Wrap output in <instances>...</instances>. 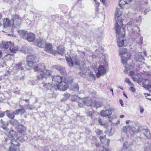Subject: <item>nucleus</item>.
<instances>
[{"mask_svg": "<svg viewBox=\"0 0 151 151\" xmlns=\"http://www.w3.org/2000/svg\"><path fill=\"white\" fill-rule=\"evenodd\" d=\"M24 63L23 62H19L15 65L16 67L18 70H21L24 69Z\"/></svg>", "mask_w": 151, "mask_h": 151, "instance_id": "26", "label": "nucleus"}, {"mask_svg": "<svg viewBox=\"0 0 151 151\" xmlns=\"http://www.w3.org/2000/svg\"><path fill=\"white\" fill-rule=\"evenodd\" d=\"M6 116L11 119H13L14 117V111L6 110L5 111Z\"/></svg>", "mask_w": 151, "mask_h": 151, "instance_id": "16", "label": "nucleus"}, {"mask_svg": "<svg viewBox=\"0 0 151 151\" xmlns=\"http://www.w3.org/2000/svg\"><path fill=\"white\" fill-rule=\"evenodd\" d=\"M123 26L122 22L120 20H117L115 24V30L116 31L117 42L119 47L124 45L123 38L125 36V32L124 28H121Z\"/></svg>", "mask_w": 151, "mask_h": 151, "instance_id": "1", "label": "nucleus"}, {"mask_svg": "<svg viewBox=\"0 0 151 151\" xmlns=\"http://www.w3.org/2000/svg\"><path fill=\"white\" fill-rule=\"evenodd\" d=\"M2 127L3 128V129L6 130L7 132H9V129L7 127H6L5 126V124L2 125Z\"/></svg>", "mask_w": 151, "mask_h": 151, "instance_id": "49", "label": "nucleus"}, {"mask_svg": "<svg viewBox=\"0 0 151 151\" xmlns=\"http://www.w3.org/2000/svg\"><path fill=\"white\" fill-rule=\"evenodd\" d=\"M5 112H3L2 111H0V117L2 118L5 115Z\"/></svg>", "mask_w": 151, "mask_h": 151, "instance_id": "52", "label": "nucleus"}, {"mask_svg": "<svg viewBox=\"0 0 151 151\" xmlns=\"http://www.w3.org/2000/svg\"><path fill=\"white\" fill-rule=\"evenodd\" d=\"M82 100H79L78 101V106L80 107H83V105H84V104H83V102L81 101Z\"/></svg>", "mask_w": 151, "mask_h": 151, "instance_id": "47", "label": "nucleus"}, {"mask_svg": "<svg viewBox=\"0 0 151 151\" xmlns=\"http://www.w3.org/2000/svg\"><path fill=\"white\" fill-rule=\"evenodd\" d=\"M12 21H13V24L16 25L18 26H19L23 20L20 17L19 15L17 14L12 15Z\"/></svg>", "mask_w": 151, "mask_h": 151, "instance_id": "6", "label": "nucleus"}, {"mask_svg": "<svg viewBox=\"0 0 151 151\" xmlns=\"http://www.w3.org/2000/svg\"><path fill=\"white\" fill-rule=\"evenodd\" d=\"M9 134L12 139L15 138L17 139H18V137L17 136V133L15 131L13 130H10L9 132Z\"/></svg>", "mask_w": 151, "mask_h": 151, "instance_id": "24", "label": "nucleus"}, {"mask_svg": "<svg viewBox=\"0 0 151 151\" xmlns=\"http://www.w3.org/2000/svg\"><path fill=\"white\" fill-rule=\"evenodd\" d=\"M0 123L2 125L4 124V122L3 121V120L1 119L0 120Z\"/></svg>", "mask_w": 151, "mask_h": 151, "instance_id": "64", "label": "nucleus"}, {"mask_svg": "<svg viewBox=\"0 0 151 151\" xmlns=\"http://www.w3.org/2000/svg\"><path fill=\"white\" fill-rule=\"evenodd\" d=\"M141 52H138L135 55V58L137 61L140 62L142 61L144 59V58L142 55Z\"/></svg>", "mask_w": 151, "mask_h": 151, "instance_id": "20", "label": "nucleus"}, {"mask_svg": "<svg viewBox=\"0 0 151 151\" xmlns=\"http://www.w3.org/2000/svg\"><path fill=\"white\" fill-rule=\"evenodd\" d=\"M61 66L58 65H55L53 66V68L55 69L58 71H59L60 68H61Z\"/></svg>", "mask_w": 151, "mask_h": 151, "instance_id": "45", "label": "nucleus"}, {"mask_svg": "<svg viewBox=\"0 0 151 151\" xmlns=\"http://www.w3.org/2000/svg\"><path fill=\"white\" fill-rule=\"evenodd\" d=\"M119 102L122 106H123L124 105L123 101L122 100L120 99L119 100Z\"/></svg>", "mask_w": 151, "mask_h": 151, "instance_id": "62", "label": "nucleus"}, {"mask_svg": "<svg viewBox=\"0 0 151 151\" xmlns=\"http://www.w3.org/2000/svg\"><path fill=\"white\" fill-rule=\"evenodd\" d=\"M88 74L89 76L91 77V78L92 80H95L96 78L95 75L92 72H88Z\"/></svg>", "mask_w": 151, "mask_h": 151, "instance_id": "38", "label": "nucleus"}, {"mask_svg": "<svg viewBox=\"0 0 151 151\" xmlns=\"http://www.w3.org/2000/svg\"><path fill=\"white\" fill-rule=\"evenodd\" d=\"M144 132H143V134L148 139L150 137V131L148 129H144Z\"/></svg>", "mask_w": 151, "mask_h": 151, "instance_id": "31", "label": "nucleus"}, {"mask_svg": "<svg viewBox=\"0 0 151 151\" xmlns=\"http://www.w3.org/2000/svg\"><path fill=\"white\" fill-rule=\"evenodd\" d=\"M26 107L28 109L31 110L33 109L34 108V107H33L32 105L29 104L26 105Z\"/></svg>", "mask_w": 151, "mask_h": 151, "instance_id": "46", "label": "nucleus"}, {"mask_svg": "<svg viewBox=\"0 0 151 151\" xmlns=\"http://www.w3.org/2000/svg\"><path fill=\"white\" fill-rule=\"evenodd\" d=\"M101 121L102 120L101 118H99L98 119V121L99 124L101 125H103L104 124Z\"/></svg>", "mask_w": 151, "mask_h": 151, "instance_id": "54", "label": "nucleus"}, {"mask_svg": "<svg viewBox=\"0 0 151 151\" xmlns=\"http://www.w3.org/2000/svg\"><path fill=\"white\" fill-rule=\"evenodd\" d=\"M63 96H64V99L65 100H67L70 97V95L69 93H66L64 94Z\"/></svg>", "mask_w": 151, "mask_h": 151, "instance_id": "40", "label": "nucleus"}, {"mask_svg": "<svg viewBox=\"0 0 151 151\" xmlns=\"http://www.w3.org/2000/svg\"><path fill=\"white\" fill-rule=\"evenodd\" d=\"M20 108L19 109V113L21 115L23 114L25 112V109L22 105H20Z\"/></svg>", "mask_w": 151, "mask_h": 151, "instance_id": "37", "label": "nucleus"}, {"mask_svg": "<svg viewBox=\"0 0 151 151\" xmlns=\"http://www.w3.org/2000/svg\"><path fill=\"white\" fill-rule=\"evenodd\" d=\"M66 59L69 66L71 67L73 66V63L70 57H66Z\"/></svg>", "mask_w": 151, "mask_h": 151, "instance_id": "30", "label": "nucleus"}, {"mask_svg": "<svg viewBox=\"0 0 151 151\" xmlns=\"http://www.w3.org/2000/svg\"><path fill=\"white\" fill-rule=\"evenodd\" d=\"M16 138H14L12 139L11 140L9 138H6L5 140L6 142H9L10 143L11 142V144L10 146L13 147H19V143L17 142V140Z\"/></svg>", "mask_w": 151, "mask_h": 151, "instance_id": "8", "label": "nucleus"}, {"mask_svg": "<svg viewBox=\"0 0 151 151\" xmlns=\"http://www.w3.org/2000/svg\"><path fill=\"white\" fill-rule=\"evenodd\" d=\"M10 52L12 53H15L18 50V47H15L13 43H11L9 48Z\"/></svg>", "mask_w": 151, "mask_h": 151, "instance_id": "18", "label": "nucleus"}, {"mask_svg": "<svg viewBox=\"0 0 151 151\" xmlns=\"http://www.w3.org/2000/svg\"><path fill=\"white\" fill-rule=\"evenodd\" d=\"M2 127L3 128V129L6 130L7 132H9V129L7 127H6L5 126V124L2 125Z\"/></svg>", "mask_w": 151, "mask_h": 151, "instance_id": "48", "label": "nucleus"}, {"mask_svg": "<svg viewBox=\"0 0 151 151\" xmlns=\"http://www.w3.org/2000/svg\"><path fill=\"white\" fill-rule=\"evenodd\" d=\"M35 39V35L32 33H28L26 39L29 42H33Z\"/></svg>", "mask_w": 151, "mask_h": 151, "instance_id": "14", "label": "nucleus"}, {"mask_svg": "<svg viewBox=\"0 0 151 151\" xmlns=\"http://www.w3.org/2000/svg\"><path fill=\"white\" fill-rule=\"evenodd\" d=\"M102 147L103 148V149L101 150H100V151H110L108 148H105L103 146Z\"/></svg>", "mask_w": 151, "mask_h": 151, "instance_id": "55", "label": "nucleus"}, {"mask_svg": "<svg viewBox=\"0 0 151 151\" xmlns=\"http://www.w3.org/2000/svg\"><path fill=\"white\" fill-rule=\"evenodd\" d=\"M133 79L134 81L137 82L138 79L136 76H133Z\"/></svg>", "mask_w": 151, "mask_h": 151, "instance_id": "60", "label": "nucleus"}, {"mask_svg": "<svg viewBox=\"0 0 151 151\" xmlns=\"http://www.w3.org/2000/svg\"><path fill=\"white\" fill-rule=\"evenodd\" d=\"M10 124L15 127H18L20 125L19 122L16 120H14L10 121Z\"/></svg>", "mask_w": 151, "mask_h": 151, "instance_id": "29", "label": "nucleus"}, {"mask_svg": "<svg viewBox=\"0 0 151 151\" xmlns=\"http://www.w3.org/2000/svg\"><path fill=\"white\" fill-rule=\"evenodd\" d=\"M134 73L133 71H131L130 72L129 75L130 76H132L134 75Z\"/></svg>", "mask_w": 151, "mask_h": 151, "instance_id": "63", "label": "nucleus"}, {"mask_svg": "<svg viewBox=\"0 0 151 151\" xmlns=\"http://www.w3.org/2000/svg\"><path fill=\"white\" fill-rule=\"evenodd\" d=\"M111 111L106 110L105 111L102 110L101 111V115L103 116H107L111 115Z\"/></svg>", "mask_w": 151, "mask_h": 151, "instance_id": "17", "label": "nucleus"}, {"mask_svg": "<svg viewBox=\"0 0 151 151\" xmlns=\"http://www.w3.org/2000/svg\"><path fill=\"white\" fill-rule=\"evenodd\" d=\"M106 133L109 136H111V131L107 130L106 132Z\"/></svg>", "mask_w": 151, "mask_h": 151, "instance_id": "57", "label": "nucleus"}, {"mask_svg": "<svg viewBox=\"0 0 151 151\" xmlns=\"http://www.w3.org/2000/svg\"><path fill=\"white\" fill-rule=\"evenodd\" d=\"M130 126L129 125L124 126L123 127L122 130L124 132L127 133V129Z\"/></svg>", "mask_w": 151, "mask_h": 151, "instance_id": "43", "label": "nucleus"}, {"mask_svg": "<svg viewBox=\"0 0 151 151\" xmlns=\"http://www.w3.org/2000/svg\"><path fill=\"white\" fill-rule=\"evenodd\" d=\"M84 97H83V99L81 101L83 102V104L84 105L87 106H91L92 104V100L91 98H84Z\"/></svg>", "mask_w": 151, "mask_h": 151, "instance_id": "11", "label": "nucleus"}, {"mask_svg": "<svg viewBox=\"0 0 151 151\" xmlns=\"http://www.w3.org/2000/svg\"><path fill=\"white\" fill-rule=\"evenodd\" d=\"M140 22L141 20L139 19H138V21L136 20V22L135 21L134 24L135 25L137 26L134 27V29L132 31V33L133 34H132V35L136 36L137 37H140L139 41V42H138V43H139V45H141L142 43L143 37L140 36V34H139L140 32V29L139 27H138V25L140 24Z\"/></svg>", "mask_w": 151, "mask_h": 151, "instance_id": "4", "label": "nucleus"}, {"mask_svg": "<svg viewBox=\"0 0 151 151\" xmlns=\"http://www.w3.org/2000/svg\"><path fill=\"white\" fill-rule=\"evenodd\" d=\"M85 97L84 93H79L78 95H74L72 96L71 99L72 101H77L81 100L83 99V97Z\"/></svg>", "mask_w": 151, "mask_h": 151, "instance_id": "10", "label": "nucleus"}, {"mask_svg": "<svg viewBox=\"0 0 151 151\" xmlns=\"http://www.w3.org/2000/svg\"><path fill=\"white\" fill-rule=\"evenodd\" d=\"M19 32L21 38L24 39H26L28 34L27 31L22 30L20 31Z\"/></svg>", "mask_w": 151, "mask_h": 151, "instance_id": "25", "label": "nucleus"}, {"mask_svg": "<svg viewBox=\"0 0 151 151\" xmlns=\"http://www.w3.org/2000/svg\"><path fill=\"white\" fill-rule=\"evenodd\" d=\"M98 72L96 74L97 78H99L101 75L105 74L106 73V70L103 65H100L97 68Z\"/></svg>", "mask_w": 151, "mask_h": 151, "instance_id": "7", "label": "nucleus"}, {"mask_svg": "<svg viewBox=\"0 0 151 151\" xmlns=\"http://www.w3.org/2000/svg\"><path fill=\"white\" fill-rule=\"evenodd\" d=\"M119 53L120 55H122V63L126 65V69L127 70H128V68L126 67L127 63V61L130 58L131 55L129 53L127 52V49L124 48H123L120 50Z\"/></svg>", "mask_w": 151, "mask_h": 151, "instance_id": "3", "label": "nucleus"}, {"mask_svg": "<svg viewBox=\"0 0 151 151\" xmlns=\"http://www.w3.org/2000/svg\"><path fill=\"white\" fill-rule=\"evenodd\" d=\"M67 81L65 80L60 83H59L56 85L55 86L54 88L55 90L57 89L60 91H64L66 90L68 87V84L66 83Z\"/></svg>", "mask_w": 151, "mask_h": 151, "instance_id": "5", "label": "nucleus"}, {"mask_svg": "<svg viewBox=\"0 0 151 151\" xmlns=\"http://www.w3.org/2000/svg\"><path fill=\"white\" fill-rule=\"evenodd\" d=\"M131 86L132 87H130L129 88L130 90L132 92H135V91H136V90H135V88H134L133 87H132L133 86Z\"/></svg>", "mask_w": 151, "mask_h": 151, "instance_id": "53", "label": "nucleus"}, {"mask_svg": "<svg viewBox=\"0 0 151 151\" xmlns=\"http://www.w3.org/2000/svg\"><path fill=\"white\" fill-rule=\"evenodd\" d=\"M57 50L59 54L63 55L65 54V50L63 47L59 46L57 47Z\"/></svg>", "mask_w": 151, "mask_h": 151, "instance_id": "27", "label": "nucleus"}, {"mask_svg": "<svg viewBox=\"0 0 151 151\" xmlns=\"http://www.w3.org/2000/svg\"><path fill=\"white\" fill-rule=\"evenodd\" d=\"M19 113V109L16 110L15 111H14V115H18Z\"/></svg>", "mask_w": 151, "mask_h": 151, "instance_id": "56", "label": "nucleus"}, {"mask_svg": "<svg viewBox=\"0 0 151 151\" xmlns=\"http://www.w3.org/2000/svg\"><path fill=\"white\" fill-rule=\"evenodd\" d=\"M11 43L10 41L7 42H3L1 45L0 47L2 49H6L9 47V45H10Z\"/></svg>", "mask_w": 151, "mask_h": 151, "instance_id": "19", "label": "nucleus"}, {"mask_svg": "<svg viewBox=\"0 0 151 151\" xmlns=\"http://www.w3.org/2000/svg\"><path fill=\"white\" fill-rule=\"evenodd\" d=\"M143 80L142 78H139L138 79L137 82L139 83L140 84L142 82H143Z\"/></svg>", "mask_w": 151, "mask_h": 151, "instance_id": "51", "label": "nucleus"}, {"mask_svg": "<svg viewBox=\"0 0 151 151\" xmlns=\"http://www.w3.org/2000/svg\"><path fill=\"white\" fill-rule=\"evenodd\" d=\"M25 127L24 125H20L17 128V131L22 134H24L25 133Z\"/></svg>", "mask_w": 151, "mask_h": 151, "instance_id": "21", "label": "nucleus"}, {"mask_svg": "<svg viewBox=\"0 0 151 151\" xmlns=\"http://www.w3.org/2000/svg\"><path fill=\"white\" fill-rule=\"evenodd\" d=\"M59 71L62 74H65V68L62 67Z\"/></svg>", "mask_w": 151, "mask_h": 151, "instance_id": "44", "label": "nucleus"}, {"mask_svg": "<svg viewBox=\"0 0 151 151\" xmlns=\"http://www.w3.org/2000/svg\"><path fill=\"white\" fill-rule=\"evenodd\" d=\"M27 64L30 67H35V64H36L35 62H34V61H27Z\"/></svg>", "mask_w": 151, "mask_h": 151, "instance_id": "36", "label": "nucleus"}, {"mask_svg": "<svg viewBox=\"0 0 151 151\" xmlns=\"http://www.w3.org/2000/svg\"><path fill=\"white\" fill-rule=\"evenodd\" d=\"M50 77L52 81L56 82H60H60L63 81V80L66 79V78H63L62 76H60L57 75L52 76V74H51V76L47 78H49Z\"/></svg>", "mask_w": 151, "mask_h": 151, "instance_id": "9", "label": "nucleus"}, {"mask_svg": "<svg viewBox=\"0 0 151 151\" xmlns=\"http://www.w3.org/2000/svg\"><path fill=\"white\" fill-rule=\"evenodd\" d=\"M73 61V64L76 65H79V61L78 59L75 58Z\"/></svg>", "mask_w": 151, "mask_h": 151, "instance_id": "41", "label": "nucleus"}, {"mask_svg": "<svg viewBox=\"0 0 151 151\" xmlns=\"http://www.w3.org/2000/svg\"><path fill=\"white\" fill-rule=\"evenodd\" d=\"M122 14V11L119 9H116L115 13V19H116V17L119 18Z\"/></svg>", "mask_w": 151, "mask_h": 151, "instance_id": "28", "label": "nucleus"}, {"mask_svg": "<svg viewBox=\"0 0 151 151\" xmlns=\"http://www.w3.org/2000/svg\"><path fill=\"white\" fill-rule=\"evenodd\" d=\"M95 106L97 108L101 107L102 106V103L100 102H96L95 103Z\"/></svg>", "mask_w": 151, "mask_h": 151, "instance_id": "42", "label": "nucleus"}, {"mask_svg": "<svg viewBox=\"0 0 151 151\" xmlns=\"http://www.w3.org/2000/svg\"><path fill=\"white\" fill-rule=\"evenodd\" d=\"M35 59V56L33 55H28L27 58V61H34Z\"/></svg>", "mask_w": 151, "mask_h": 151, "instance_id": "32", "label": "nucleus"}, {"mask_svg": "<svg viewBox=\"0 0 151 151\" xmlns=\"http://www.w3.org/2000/svg\"><path fill=\"white\" fill-rule=\"evenodd\" d=\"M79 86L77 84L73 86V88L71 89V90L73 91L74 92H77L79 90Z\"/></svg>", "mask_w": 151, "mask_h": 151, "instance_id": "35", "label": "nucleus"}, {"mask_svg": "<svg viewBox=\"0 0 151 151\" xmlns=\"http://www.w3.org/2000/svg\"><path fill=\"white\" fill-rule=\"evenodd\" d=\"M100 139L101 142L102 143H104V142L106 141V144L107 145V146L109 145V143L110 142V140L108 139L107 140L106 139H104L103 138V137L102 136H101L100 137Z\"/></svg>", "mask_w": 151, "mask_h": 151, "instance_id": "33", "label": "nucleus"}, {"mask_svg": "<svg viewBox=\"0 0 151 151\" xmlns=\"http://www.w3.org/2000/svg\"><path fill=\"white\" fill-rule=\"evenodd\" d=\"M19 150V147H13L10 146L9 147L8 151H17Z\"/></svg>", "mask_w": 151, "mask_h": 151, "instance_id": "34", "label": "nucleus"}, {"mask_svg": "<svg viewBox=\"0 0 151 151\" xmlns=\"http://www.w3.org/2000/svg\"><path fill=\"white\" fill-rule=\"evenodd\" d=\"M140 112L141 113H142L144 111V109L140 106H139Z\"/></svg>", "mask_w": 151, "mask_h": 151, "instance_id": "59", "label": "nucleus"}, {"mask_svg": "<svg viewBox=\"0 0 151 151\" xmlns=\"http://www.w3.org/2000/svg\"><path fill=\"white\" fill-rule=\"evenodd\" d=\"M3 26L4 27L6 28L9 27L13 24V22L12 20H10L8 18L4 19L3 20Z\"/></svg>", "mask_w": 151, "mask_h": 151, "instance_id": "12", "label": "nucleus"}, {"mask_svg": "<svg viewBox=\"0 0 151 151\" xmlns=\"http://www.w3.org/2000/svg\"><path fill=\"white\" fill-rule=\"evenodd\" d=\"M125 82L126 83H127L129 86H134L133 84L131 82L129 79L128 78H126L125 81Z\"/></svg>", "mask_w": 151, "mask_h": 151, "instance_id": "39", "label": "nucleus"}, {"mask_svg": "<svg viewBox=\"0 0 151 151\" xmlns=\"http://www.w3.org/2000/svg\"><path fill=\"white\" fill-rule=\"evenodd\" d=\"M44 47H45V50L46 52H53V50L51 44L46 43Z\"/></svg>", "mask_w": 151, "mask_h": 151, "instance_id": "15", "label": "nucleus"}, {"mask_svg": "<svg viewBox=\"0 0 151 151\" xmlns=\"http://www.w3.org/2000/svg\"><path fill=\"white\" fill-rule=\"evenodd\" d=\"M22 52L25 54H27V53L29 54V52H30V51L29 52L28 50H27V51H26V50H23Z\"/></svg>", "mask_w": 151, "mask_h": 151, "instance_id": "61", "label": "nucleus"}, {"mask_svg": "<svg viewBox=\"0 0 151 151\" xmlns=\"http://www.w3.org/2000/svg\"><path fill=\"white\" fill-rule=\"evenodd\" d=\"M37 42L38 46L39 47H44L46 43L44 40L41 39L37 40Z\"/></svg>", "mask_w": 151, "mask_h": 151, "instance_id": "23", "label": "nucleus"}, {"mask_svg": "<svg viewBox=\"0 0 151 151\" xmlns=\"http://www.w3.org/2000/svg\"><path fill=\"white\" fill-rule=\"evenodd\" d=\"M93 114V112L91 111H89V112H87V115L90 116H91Z\"/></svg>", "mask_w": 151, "mask_h": 151, "instance_id": "58", "label": "nucleus"}, {"mask_svg": "<svg viewBox=\"0 0 151 151\" xmlns=\"http://www.w3.org/2000/svg\"><path fill=\"white\" fill-rule=\"evenodd\" d=\"M96 133L98 135L101 134L103 133L102 131H101L99 129H98L96 130Z\"/></svg>", "mask_w": 151, "mask_h": 151, "instance_id": "50", "label": "nucleus"}, {"mask_svg": "<svg viewBox=\"0 0 151 151\" xmlns=\"http://www.w3.org/2000/svg\"><path fill=\"white\" fill-rule=\"evenodd\" d=\"M42 84V86L44 88V89L46 91L48 90L49 88L52 87V83H46L43 82Z\"/></svg>", "mask_w": 151, "mask_h": 151, "instance_id": "22", "label": "nucleus"}, {"mask_svg": "<svg viewBox=\"0 0 151 151\" xmlns=\"http://www.w3.org/2000/svg\"><path fill=\"white\" fill-rule=\"evenodd\" d=\"M45 68V65L43 63L38 64L34 67L35 71L40 72V76L37 77L38 79L46 80L51 76V71L49 70L44 71Z\"/></svg>", "mask_w": 151, "mask_h": 151, "instance_id": "2", "label": "nucleus"}, {"mask_svg": "<svg viewBox=\"0 0 151 151\" xmlns=\"http://www.w3.org/2000/svg\"><path fill=\"white\" fill-rule=\"evenodd\" d=\"M142 86L147 89L150 88L151 84L147 79H143L142 84Z\"/></svg>", "mask_w": 151, "mask_h": 151, "instance_id": "13", "label": "nucleus"}]
</instances>
